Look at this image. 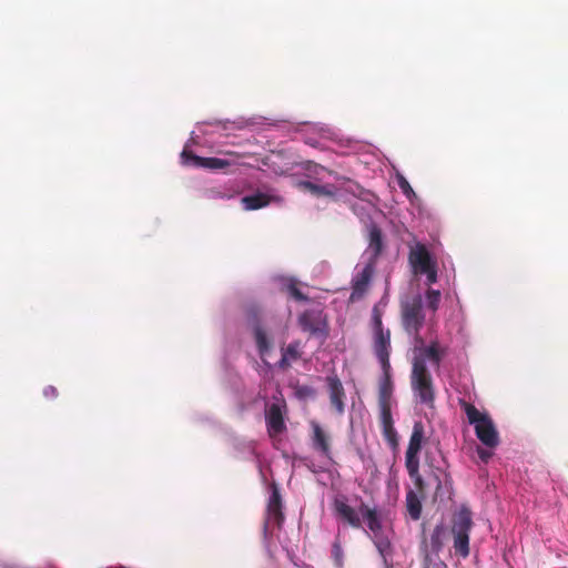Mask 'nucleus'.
Wrapping results in <instances>:
<instances>
[{
	"label": "nucleus",
	"instance_id": "f257e3e1",
	"mask_svg": "<svg viewBox=\"0 0 568 568\" xmlns=\"http://www.w3.org/2000/svg\"><path fill=\"white\" fill-rule=\"evenodd\" d=\"M459 405L465 412L468 423L474 426L479 442L489 449L496 448L499 445V434L491 417L464 399L459 400Z\"/></svg>",
	"mask_w": 568,
	"mask_h": 568
},
{
	"label": "nucleus",
	"instance_id": "f03ea898",
	"mask_svg": "<svg viewBox=\"0 0 568 568\" xmlns=\"http://www.w3.org/2000/svg\"><path fill=\"white\" fill-rule=\"evenodd\" d=\"M400 321L404 331L414 337L416 344H424L419 332L425 322L423 301L420 295L403 301L400 304Z\"/></svg>",
	"mask_w": 568,
	"mask_h": 568
},
{
	"label": "nucleus",
	"instance_id": "7ed1b4c3",
	"mask_svg": "<svg viewBox=\"0 0 568 568\" xmlns=\"http://www.w3.org/2000/svg\"><path fill=\"white\" fill-rule=\"evenodd\" d=\"M410 384L420 403L427 406L434 405L435 389L433 378L422 357H414Z\"/></svg>",
	"mask_w": 568,
	"mask_h": 568
},
{
	"label": "nucleus",
	"instance_id": "20e7f679",
	"mask_svg": "<svg viewBox=\"0 0 568 568\" xmlns=\"http://www.w3.org/2000/svg\"><path fill=\"white\" fill-rule=\"evenodd\" d=\"M424 439V425L422 422H415L413 432L408 442V446L405 454V466L409 477L414 480L415 486L418 489H423L424 481L419 474V458L418 454L422 449Z\"/></svg>",
	"mask_w": 568,
	"mask_h": 568
},
{
	"label": "nucleus",
	"instance_id": "39448f33",
	"mask_svg": "<svg viewBox=\"0 0 568 568\" xmlns=\"http://www.w3.org/2000/svg\"><path fill=\"white\" fill-rule=\"evenodd\" d=\"M372 325H373V348L374 353L381 363L382 367L389 368V355H390V332L384 329L382 322V313L377 306L373 307L372 311Z\"/></svg>",
	"mask_w": 568,
	"mask_h": 568
},
{
	"label": "nucleus",
	"instance_id": "423d86ee",
	"mask_svg": "<svg viewBox=\"0 0 568 568\" xmlns=\"http://www.w3.org/2000/svg\"><path fill=\"white\" fill-rule=\"evenodd\" d=\"M473 528L471 511L462 507L453 519L454 549L463 558L469 555V532Z\"/></svg>",
	"mask_w": 568,
	"mask_h": 568
},
{
	"label": "nucleus",
	"instance_id": "0eeeda50",
	"mask_svg": "<svg viewBox=\"0 0 568 568\" xmlns=\"http://www.w3.org/2000/svg\"><path fill=\"white\" fill-rule=\"evenodd\" d=\"M245 316L247 323L252 326L253 335L256 344L257 352L261 356L266 355L272 344L267 337L266 331L262 326L263 310L258 304L252 303L245 308Z\"/></svg>",
	"mask_w": 568,
	"mask_h": 568
},
{
	"label": "nucleus",
	"instance_id": "6e6552de",
	"mask_svg": "<svg viewBox=\"0 0 568 568\" xmlns=\"http://www.w3.org/2000/svg\"><path fill=\"white\" fill-rule=\"evenodd\" d=\"M274 402L270 404L265 410V420L267 433L271 437H275L286 430L284 415L287 410L286 402L282 394L273 397Z\"/></svg>",
	"mask_w": 568,
	"mask_h": 568
},
{
	"label": "nucleus",
	"instance_id": "1a4fd4ad",
	"mask_svg": "<svg viewBox=\"0 0 568 568\" xmlns=\"http://www.w3.org/2000/svg\"><path fill=\"white\" fill-rule=\"evenodd\" d=\"M408 263L415 275H423L424 272H428L429 268L437 264L436 260L433 258L428 248L423 243H416L410 247Z\"/></svg>",
	"mask_w": 568,
	"mask_h": 568
},
{
	"label": "nucleus",
	"instance_id": "9d476101",
	"mask_svg": "<svg viewBox=\"0 0 568 568\" xmlns=\"http://www.w3.org/2000/svg\"><path fill=\"white\" fill-rule=\"evenodd\" d=\"M283 503L280 494V489L276 484H272V494L270 496L267 508H266V518L264 520V536L266 537L268 534V526L271 524L276 525L281 528L284 521L283 514Z\"/></svg>",
	"mask_w": 568,
	"mask_h": 568
},
{
	"label": "nucleus",
	"instance_id": "9b49d317",
	"mask_svg": "<svg viewBox=\"0 0 568 568\" xmlns=\"http://www.w3.org/2000/svg\"><path fill=\"white\" fill-rule=\"evenodd\" d=\"M383 375L378 382V408L379 413L392 412L394 383L392 381V367H382Z\"/></svg>",
	"mask_w": 568,
	"mask_h": 568
},
{
	"label": "nucleus",
	"instance_id": "f8f14e48",
	"mask_svg": "<svg viewBox=\"0 0 568 568\" xmlns=\"http://www.w3.org/2000/svg\"><path fill=\"white\" fill-rule=\"evenodd\" d=\"M375 271L374 263H367L361 272H358L352 281L351 302H357L366 294L371 280Z\"/></svg>",
	"mask_w": 568,
	"mask_h": 568
},
{
	"label": "nucleus",
	"instance_id": "ddd939ff",
	"mask_svg": "<svg viewBox=\"0 0 568 568\" xmlns=\"http://www.w3.org/2000/svg\"><path fill=\"white\" fill-rule=\"evenodd\" d=\"M181 155H182V159L184 160V163H189V161H191L195 166L214 170V171L225 170L226 168L236 163L234 161H230V160L221 159V158H202V156L195 155L191 151H186V150H184Z\"/></svg>",
	"mask_w": 568,
	"mask_h": 568
},
{
	"label": "nucleus",
	"instance_id": "4468645a",
	"mask_svg": "<svg viewBox=\"0 0 568 568\" xmlns=\"http://www.w3.org/2000/svg\"><path fill=\"white\" fill-rule=\"evenodd\" d=\"M334 513L337 518L353 528H361L362 520L359 514L347 504L345 497L335 498L333 503Z\"/></svg>",
	"mask_w": 568,
	"mask_h": 568
},
{
	"label": "nucleus",
	"instance_id": "2eb2a0df",
	"mask_svg": "<svg viewBox=\"0 0 568 568\" xmlns=\"http://www.w3.org/2000/svg\"><path fill=\"white\" fill-rule=\"evenodd\" d=\"M282 199L277 195L257 192L252 195L242 197L241 203L246 211H255L266 207L272 202H281Z\"/></svg>",
	"mask_w": 568,
	"mask_h": 568
},
{
	"label": "nucleus",
	"instance_id": "dca6fc26",
	"mask_svg": "<svg viewBox=\"0 0 568 568\" xmlns=\"http://www.w3.org/2000/svg\"><path fill=\"white\" fill-rule=\"evenodd\" d=\"M329 400L335 410L341 415L344 413L345 390L341 381L334 376L327 378Z\"/></svg>",
	"mask_w": 568,
	"mask_h": 568
},
{
	"label": "nucleus",
	"instance_id": "f3484780",
	"mask_svg": "<svg viewBox=\"0 0 568 568\" xmlns=\"http://www.w3.org/2000/svg\"><path fill=\"white\" fill-rule=\"evenodd\" d=\"M384 248L383 233L382 230L376 225L372 224L368 231V248L367 252L371 254L369 263L376 264L378 256Z\"/></svg>",
	"mask_w": 568,
	"mask_h": 568
},
{
	"label": "nucleus",
	"instance_id": "a211bd4d",
	"mask_svg": "<svg viewBox=\"0 0 568 568\" xmlns=\"http://www.w3.org/2000/svg\"><path fill=\"white\" fill-rule=\"evenodd\" d=\"M379 422L385 440L390 448L396 449L398 447V435L394 427L392 412L379 413Z\"/></svg>",
	"mask_w": 568,
	"mask_h": 568
},
{
	"label": "nucleus",
	"instance_id": "6ab92c4d",
	"mask_svg": "<svg viewBox=\"0 0 568 568\" xmlns=\"http://www.w3.org/2000/svg\"><path fill=\"white\" fill-rule=\"evenodd\" d=\"M296 186L302 191L310 192L316 197L325 196L334 199L337 192L336 186L333 184L320 185L311 181H298Z\"/></svg>",
	"mask_w": 568,
	"mask_h": 568
},
{
	"label": "nucleus",
	"instance_id": "aec40b11",
	"mask_svg": "<svg viewBox=\"0 0 568 568\" xmlns=\"http://www.w3.org/2000/svg\"><path fill=\"white\" fill-rule=\"evenodd\" d=\"M298 324L304 332L316 335L322 331L321 313L316 311H305L300 315Z\"/></svg>",
	"mask_w": 568,
	"mask_h": 568
},
{
	"label": "nucleus",
	"instance_id": "412c9836",
	"mask_svg": "<svg viewBox=\"0 0 568 568\" xmlns=\"http://www.w3.org/2000/svg\"><path fill=\"white\" fill-rule=\"evenodd\" d=\"M313 429V447L321 452L324 456L328 457L331 453L329 437L324 429L316 422L312 423Z\"/></svg>",
	"mask_w": 568,
	"mask_h": 568
},
{
	"label": "nucleus",
	"instance_id": "4be33fe9",
	"mask_svg": "<svg viewBox=\"0 0 568 568\" xmlns=\"http://www.w3.org/2000/svg\"><path fill=\"white\" fill-rule=\"evenodd\" d=\"M419 354L415 357L424 358V363L426 364V359H428L436 367L439 366L442 358L444 356V351L440 349L438 342H432L428 346H424L417 344Z\"/></svg>",
	"mask_w": 568,
	"mask_h": 568
},
{
	"label": "nucleus",
	"instance_id": "5701e85b",
	"mask_svg": "<svg viewBox=\"0 0 568 568\" xmlns=\"http://www.w3.org/2000/svg\"><path fill=\"white\" fill-rule=\"evenodd\" d=\"M359 513L363 519L367 523L368 529L373 535H378L382 531V521L379 515L375 508H371L365 504L359 506Z\"/></svg>",
	"mask_w": 568,
	"mask_h": 568
},
{
	"label": "nucleus",
	"instance_id": "b1692460",
	"mask_svg": "<svg viewBox=\"0 0 568 568\" xmlns=\"http://www.w3.org/2000/svg\"><path fill=\"white\" fill-rule=\"evenodd\" d=\"M374 544L383 559L385 567L392 568L393 547L389 539L382 536V534H378L374 536Z\"/></svg>",
	"mask_w": 568,
	"mask_h": 568
},
{
	"label": "nucleus",
	"instance_id": "393cba45",
	"mask_svg": "<svg viewBox=\"0 0 568 568\" xmlns=\"http://www.w3.org/2000/svg\"><path fill=\"white\" fill-rule=\"evenodd\" d=\"M298 285L300 283L295 278H283L281 281V291L286 293L290 297L294 298L295 301H308V296L300 290Z\"/></svg>",
	"mask_w": 568,
	"mask_h": 568
},
{
	"label": "nucleus",
	"instance_id": "a878e982",
	"mask_svg": "<svg viewBox=\"0 0 568 568\" xmlns=\"http://www.w3.org/2000/svg\"><path fill=\"white\" fill-rule=\"evenodd\" d=\"M406 506H407L409 516L414 520H417L420 518L422 504H420L418 496L413 490H409L406 495Z\"/></svg>",
	"mask_w": 568,
	"mask_h": 568
},
{
	"label": "nucleus",
	"instance_id": "bb28decb",
	"mask_svg": "<svg viewBox=\"0 0 568 568\" xmlns=\"http://www.w3.org/2000/svg\"><path fill=\"white\" fill-rule=\"evenodd\" d=\"M440 292L437 290L429 288L426 292V300H427V306L432 311H437L439 303H440Z\"/></svg>",
	"mask_w": 568,
	"mask_h": 568
},
{
	"label": "nucleus",
	"instance_id": "cd10ccee",
	"mask_svg": "<svg viewBox=\"0 0 568 568\" xmlns=\"http://www.w3.org/2000/svg\"><path fill=\"white\" fill-rule=\"evenodd\" d=\"M332 557L334 558L337 566H342L343 549H342L339 534L336 536V538L332 545Z\"/></svg>",
	"mask_w": 568,
	"mask_h": 568
},
{
	"label": "nucleus",
	"instance_id": "c85d7f7f",
	"mask_svg": "<svg viewBox=\"0 0 568 568\" xmlns=\"http://www.w3.org/2000/svg\"><path fill=\"white\" fill-rule=\"evenodd\" d=\"M444 527L442 525H437L430 536L432 547L435 550H439L442 547V536L444 535Z\"/></svg>",
	"mask_w": 568,
	"mask_h": 568
},
{
	"label": "nucleus",
	"instance_id": "c756f323",
	"mask_svg": "<svg viewBox=\"0 0 568 568\" xmlns=\"http://www.w3.org/2000/svg\"><path fill=\"white\" fill-rule=\"evenodd\" d=\"M398 185H399L400 190L403 191V193L408 199H412V196H415V192H414L413 187L410 186L409 182L405 178H403V176L399 178Z\"/></svg>",
	"mask_w": 568,
	"mask_h": 568
},
{
	"label": "nucleus",
	"instance_id": "7c9ffc66",
	"mask_svg": "<svg viewBox=\"0 0 568 568\" xmlns=\"http://www.w3.org/2000/svg\"><path fill=\"white\" fill-rule=\"evenodd\" d=\"M283 354L287 355L290 359H297L301 356L298 352V343L288 344V346L283 351Z\"/></svg>",
	"mask_w": 568,
	"mask_h": 568
},
{
	"label": "nucleus",
	"instance_id": "2f4dec72",
	"mask_svg": "<svg viewBox=\"0 0 568 568\" xmlns=\"http://www.w3.org/2000/svg\"><path fill=\"white\" fill-rule=\"evenodd\" d=\"M423 275H426L427 284H434L437 282V264L428 270V272H424Z\"/></svg>",
	"mask_w": 568,
	"mask_h": 568
},
{
	"label": "nucleus",
	"instance_id": "473e14b6",
	"mask_svg": "<svg viewBox=\"0 0 568 568\" xmlns=\"http://www.w3.org/2000/svg\"><path fill=\"white\" fill-rule=\"evenodd\" d=\"M478 457L481 462L488 463V460L491 458L493 453L489 449L478 447L477 448Z\"/></svg>",
	"mask_w": 568,
	"mask_h": 568
},
{
	"label": "nucleus",
	"instance_id": "72a5a7b5",
	"mask_svg": "<svg viewBox=\"0 0 568 568\" xmlns=\"http://www.w3.org/2000/svg\"><path fill=\"white\" fill-rule=\"evenodd\" d=\"M43 395L47 397V398H57L59 393H58V389L54 387V386H47L44 389H43Z\"/></svg>",
	"mask_w": 568,
	"mask_h": 568
},
{
	"label": "nucleus",
	"instance_id": "f704fd0d",
	"mask_svg": "<svg viewBox=\"0 0 568 568\" xmlns=\"http://www.w3.org/2000/svg\"><path fill=\"white\" fill-rule=\"evenodd\" d=\"M303 168H304L305 170H311V168H314V172H315V173H317V171H318L320 169H321V170H323V169H324L323 166H321V165H318V164H315V163H313V162H311V161L306 162V163L303 165Z\"/></svg>",
	"mask_w": 568,
	"mask_h": 568
},
{
	"label": "nucleus",
	"instance_id": "c9c22d12",
	"mask_svg": "<svg viewBox=\"0 0 568 568\" xmlns=\"http://www.w3.org/2000/svg\"><path fill=\"white\" fill-rule=\"evenodd\" d=\"M424 568H447V565L444 561H437L434 564H426Z\"/></svg>",
	"mask_w": 568,
	"mask_h": 568
},
{
	"label": "nucleus",
	"instance_id": "e433bc0d",
	"mask_svg": "<svg viewBox=\"0 0 568 568\" xmlns=\"http://www.w3.org/2000/svg\"><path fill=\"white\" fill-rule=\"evenodd\" d=\"M290 365V358L287 357V355L285 354H282V358L280 361V366L285 368Z\"/></svg>",
	"mask_w": 568,
	"mask_h": 568
},
{
	"label": "nucleus",
	"instance_id": "4c0bfd02",
	"mask_svg": "<svg viewBox=\"0 0 568 568\" xmlns=\"http://www.w3.org/2000/svg\"><path fill=\"white\" fill-rule=\"evenodd\" d=\"M209 192L211 197L220 196V192H217L215 189H211Z\"/></svg>",
	"mask_w": 568,
	"mask_h": 568
},
{
	"label": "nucleus",
	"instance_id": "58836bf2",
	"mask_svg": "<svg viewBox=\"0 0 568 568\" xmlns=\"http://www.w3.org/2000/svg\"><path fill=\"white\" fill-rule=\"evenodd\" d=\"M274 172H275L276 174L284 175V174H286V173H287V170H276V169H274Z\"/></svg>",
	"mask_w": 568,
	"mask_h": 568
},
{
	"label": "nucleus",
	"instance_id": "ea45409f",
	"mask_svg": "<svg viewBox=\"0 0 568 568\" xmlns=\"http://www.w3.org/2000/svg\"><path fill=\"white\" fill-rule=\"evenodd\" d=\"M232 155H235L236 158H240L241 155L237 154V153H231ZM245 154H243L242 156H244Z\"/></svg>",
	"mask_w": 568,
	"mask_h": 568
}]
</instances>
